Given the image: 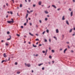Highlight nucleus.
Instances as JSON below:
<instances>
[{
	"label": "nucleus",
	"mask_w": 75,
	"mask_h": 75,
	"mask_svg": "<svg viewBox=\"0 0 75 75\" xmlns=\"http://www.w3.org/2000/svg\"><path fill=\"white\" fill-rule=\"evenodd\" d=\"M52 52L53 53L55 52V51H54V50H52Z\"/></svg>",
	"instance_id": "obj_24"
},
{
	"label": "nucleus",
	"mask_w": 75,
	"mask_h": 75,
	"mask_svg": "<svg viewBox=\"0 0 75 75\" xmlns=\"http://www.w3.org/2000/svg\"><path fill=\"white\" fill-rule=\"evenodd\" d=\"M17 73L18 74H20V71H18V72H17Z\"/></svg>",
	"instance_id": "obj_20"
},
{
	"label": "nucleus",
	"mask_w": 75,
	"mask_h": 75,
	"mask_svg": "<svg viewBox=\"0 0 75 75\" xmlns=\"http://www.w3.org/2000/svg\"><path fill=\"white\" fill-rule=\"evenodd\" d=\"M11 20L12 21H12V23H14V20H13V19L11 18Z\"/></svg>",
	"instance_id": "obj_6"
},
{
	"label": "nucleus",
	"mask_w": 75,
	"mask_h": 75,
	"mask_svg": "<svg viewBox=\"0 0 75 75\" xmlns=\"http://www.w3.org/2000/svg\"><path fill=\"white\" fill-rule=\"evenodd\" d=\"M29 34L30 35H31V36H34V35L33 34H32L31 33H29Z\"/></svg>",
	"instance_id": "obj_14"
},
{
	"label": "nucleus",
	"mask_w": 75,
	"mask_h": 75,
	"mask_svg": "<svg viewBox=\"0 0 75 75\" xmlns=\"http://www.w3.org/2000/svg\"><path fill=\"white\" fill-rule=\"evenodd\" d=\"M48 20V18H45V21H47V20Z\"/></svg>",
	"instance_id": "obj_30"
},
{
	"label": "nucleus",
	"mask_w": 75,
	"mask_h": 75,
	"mask_svg": "<svg viewBox=\"0 0 75 75\" xmlns=\"http://www.w3.org/2000/svg\"><path fill=\"white\" fill-rule=\"evenodd\" d=\"M12 21H7V22L8 23H9V24H10V23H12Z\"/></svg>",
	"instance_id": "obj_1"
},
{
	"label": "nucleus",
	"mask_w": 75,
	"mask_h": 75,
	"mask_svg": "<svg viewBox=\"0 0 75 75\" xmlns=\"http://www.w3.org/2000/svg\"><path fill=\"white\" fill-rule=\"evenodd\" d=\"M69 10H70V11H71V8H69Z\"/></svg>",
	"instance_id": "obj_58"
},
{
	"label": "nucleus",
	"mask_w": 75,
	"mask_h": 75,
	"mask_svg": "<svg viewBox=\"0 0 75 75\" xmlns=\"http://www.w3.org/2000/svg\"><path fill=\"white\" fill-rule=\"evenodd\" d=\"M37 56H38V54H36V55H35V56H36V57H37Z\"/></svg>",
	"instance_id": "obj_55"
},
{
	"label": "nucleus",
	"mask_w": 75,
	"mask_h": 75,
	"mask_svg": "<svg viewBox=\"0 0 75 75\" xmlns=\"http://www.w3.org/2000/svg\"><path fill=\"white\" fill-rule=\"evenodd\" d=\"M28 13H27L26 14V15L25 16L26 18H27V17H28Z\"/></svg>",
	"instance_id": "obj_12"
},
{
	"label": "nucleus",
	"mask_w": 75,
	"mask_h": 75,
	"mask_svg": "<svg viewBox=\"0 0 75 75\" xmlns=\"http://www.w3.org/2000/svg\"><path fill=\"white\" fill-rule=\"evenodd\" d=\"M27 12L28 13H29V14H30V12H29V11H28V10L27 11Z\"/></svg>",
	"instance_id": "obj_21"
},
{
	"label": "nucleus",
	"mask_w": 75,
	"mask_h": 75,
	"mask_svg": "<svg viewBox=\"0 0 75 75\" xmlns=\"http://www.w3.org/2000/svg\"><path fill=\"white\" fill-rule=\"evenodd\" d=\"M10 13L11 14H13V12H11V11L10 12Z\"/></svg>",
	"instance_id": "obj_36"
},
{
	"label": "nucleus",
	"mask_w": 75,
	"mask_h": 75,
	"mask_svg": "<svg viewBox=\"0 0 75 75\" xmlns=\"http://www.w3.org/2000/svg\"><path fill=\"white\" fill-rule=\"evenodd\" d=\"M67 47L68 48H70V47H69V45H68Z\"/></svg>",
	"instance_id": "obj_41"
},
{
	"label": "nucleus",
	"mask_w": 75,
	"mask_h": 75,
	"mask_svg": "<svg viewBox=\"0 0 75 75\" xmlns=\"http://www.w3.org/2000/svg\"><path fill=\"white\" fill-rule=\"evenodd\" d=\"M6 5L7 6H8V3H6Z\"/></svg>",
	"instance_id": "obj_37"
},
{
	"label": "nucleus",
	"mask_w": 75,
	"mask_h": 75,
	"mask_svg": "<svg viewBox=\"0 0 75 75\" xmlns=\"http://www.w3.org/2000/svg\"><path fill=\"white\" fill-rule=\"evenodd\" d=\"M49 58L51 59V58H52V56H49Z\"/></svg>",
	"instance_id": "obj_22"
},
{
	"label": "nucleus",
	"mask_w": 75,
	"mask_h": 75,
	"mask_svg": "<svg viewBox=\"0 0 75 75\" xmlns=\"http://www.w3.org/2000/svg\"><path fill=\"white\" fill-rule=\"evenodd\" d=\"M56 33H59V31H58V29H57L56 30Z\"/></svg>",
	"instance_id": "obj_8"
},
{
	"label": "nucleus",
	"mask_w": 75,
	"mask_h": 75,
	"mask_svg": "<svg viewBox=\"0 0 75 75\" xmlns=\"http://www.w3.org/2000/svg\"><path fill=\"white\" fill-rule=\"evenodd\" d=\"M47 33H49V30L47 29L46 30Z\"/></svg>",
	"instance_id": "obj_26"
},
{
	"label": "nucleus",
	"mask_w": 75,
	"mask_h": 75,
	"mask_svg": "<svg viewBox=\"0 0 75 75\" xmlns=\"http://www.w3.org/2000/svg\"><path fill=\"white\" fill-rule=\"evenodd\" d=\"M8 15H7L6 16V18H8Z\"/></svg>",
	"instance_id": "obj_59"
},
{
	"label": "nucleus",
	"mask_w": 75,
	"mask_h": 75,
	"mask_svg": "<svg viewBox=\"0 0 75 75\" xmlns=\"http://www.w3.org/2000/svg\"><path fill=\"white\" fill-rule=\"evenodd\" d=\"M39 21H40V23H41V21L40 20Z\"/></svg>",
	"instance_id": "obj_64"
},
{
	"label": "nucleus",
	"mask_w": 75,
	"mask_h": 75,
	"mask_svg": "<svg viewBox=\"0 0 75 75\" xmlns=\"http://www.w3.org/2000/svg\"><path fill=\"white\" fill-rule=\"evenodd\" d=\"M67 50V48H66L64 50V53H65V52Z\"/></svg>",
	"instance_id": "obj_9"
},
{
	"label": "nucleus",
	"mask_w": 75,
	"mask_h": 75,
	"mask_svg": "<svg viewBox=\"0 0 75 75\" xmlns=\"http://www.w3.org/2000/svg\"><path fill=\"white\" fill-rule=\"evenodd\" d=\"M60 9H60V8H58V9H57V10H58V11H59V10H60Z\"/></svg>",
	"instance_id": "obj_47"
},
{
	"label": "nucleus",
	"mask_w": 75,
	"mask_h": 75,
	"mask_svg": "<svg viewBox=\"0 0 75 75\" xmlns=\"http://www.w3.org/2000/svg\"><path fill=\"white\" fill-rule=\"evenodd\" d=\"M27 22L26 23H28V19H26Z\"/></svg>",
	"instance_id": "obj_43"
},
{
	"label": "nucleus",
	"mask_w": 75,
	"mask_h": 75,
	"mask_svg": "<svg viewBox=\"0 0 75 75\" xmlns=\"http://www.w3.org/2000/svg\"><path fill=\"white\" fill-rule=\"evenodd\" d=\"M66 23L67 24L69 25V22H68V21H66Z\"/></svg>",
	"instance_id": "obj_13"
},
{
	"label": "nucleus",
	"mask_w": 75,
	"mask_h": 75,
	"mask_svg": "<svg viewBox=\"0 0 75 75\" xmlns=\"http://www.w3.org/2000/svg\"><path fill=\"white\" fill-rule=\"evenodd\" d=\"M24 37H25V38H27V36H26V35H24Z\"/></svg>",
	"instance_id": "obj_52"
},
{
	"label": "nucleus",
	"mask_w": 75,
	"mask_h": 75,
	"mask_svg": "<svg viewBox=\"0 0 75 75\" xmlns=\"http://www.w3.org/2000/svg\"><path fill=\"white\" fill-rule=\"evenodd\" d=\"M73 16V12L72 11L71 12V17H72Z\"/></svg>",
	"instance_id": "obj_7"
},
{
	"label": "nucleus",
	"mask_w": 75,
	"mask_h": 75,
	"mask_svg": "<svg viewBox=\"0 0 75 75\" xmlns=\"http://www.w3.org/2000/svg\"><path fill=\"white\" fill-rule=\"evenodd\" d=\"M36 35H37V36H38V34H36Z\"/></svg>",
	"instance_id": "obj_57"
},
{
	"label": "nucleus",
	"mask_w": 75,
	"mask_h": 75,
	"mask_svg": "<svg viewBox=\"0 0 75 75\" xmlns=\"http://www.w3.org/2000/svg\"><path fill=\"white\" fill-rule=\"evenodd\" d=\"M64 35H62V38H64Z\"/></svg>",
	"instance_id": "obj_45"
},
{
	"label": "nucleus",
	"mask_w": 75,
	"mask_h": 75,
	"mask_svg": "<svg viewBox=\"0 0 75 75\" xmlns=\"http://www.w3.org/2000/svg\"><path fill=\"white\" fill-rule=\"evenodd\" d=\"M47 51H48V50H46V52H46L47 53Z\"/></svg>",
	"instance_id": "obj_51"
},
{
	"label": "nucleus",
	"mask_w": 75,
	"mask_h": 75,
	"mask_svg": "<svg viewBox=\"0 0 75 75\" xmlns=\"http://www.w3.org/2000/svg\"><path fill=\"white\" fill-rule=\"evenodd\" d=\"M45 31H44V32H43V33H42V34L43 35H44V34H45Z\"/></svg>",
	"instance_id": "obj_23"
},
{
	"label": "nucleus",
	"mask_w": 75,
	"mask_h": 75,
	"mask_svg": "<svg viewBox=\"0 0 75 75\" xmlns=\"http://www.w3.org/2000/svg\"><path fill=\"white\" fill-rule=\"evenodd\" d=\"M38 42L36 43V44L37 45H38Z\"/></svg>",
	"instance_id": "obj_61"
},
{
	"label": "nucleus",
	"mask_w": 75,
	"mask_h": 75,
	"mask_svg": "<svg viewBox=\"0 0 75 75\" xmlns=\"http://www.w3.org/2000/svg\"><path fill=\"white\" fill-rule=\"evenodd\" d=\"M42 52H43V53H45V51H42Z\"/></svg>",
	"instance_id": "obj_42"
},
{
	"label": "nucleus",
	"mask_w": 75,
	"mask_h": 75,
	"mask_svg": "<svg viewBox=\"0 0 75 75\" xmlns=\"http://www.w3.org/2000/svg\"><path fill=\"white\" fill-rule=\"evenodd\" d=\"M52 7H54L55 8H57V7H56V6L54 5H52Z\"/></svg>",
	"instance_id": "obj_10"
},
{
	"label": "nucleus",
	"mask_w": 75,
	"mask_h": 75,
	"mask_svg": "<svg viewBox=\"0 0 75 75\" xmlns=\"http://www.w3.org/2000/svg\"><path fill=\"white\" fill-rule=\"evenodd\" d=\"M30 25H32V23H30Z\"/></svg>",
	"instance_id": "obj_50"
},
{
	"label": "nucleus",
	"mask_w": 75,
	"mask_h": 75,
	"mask_svg": "<svg viewBox=\"0 0 75 75\" xmlns=\"http://www.w3.org/2000/svg\"><path fill=\"white\" fill-rule=\"evenodd\" d=\"M33 46L34 47H37V45H34V44H33Z\"/></svg>",
	"instance_id": "obj_18"
},
{
	"label": "nucleus",
	"mask_w": 75,
	"mask_h": 75,
	"mask_svg": "<svg viewBox=\"0 0 75 75\" xmlns=\"http://www.w3.org/2000/svg\"><path fill=\"white\" fill-rule=\"evenodd\" d=\"M7 34H10V32H7Z\"/></svg>",
	"instance_id": "obj_35"
},
{
	"label": "nucleus",
	"mask_w": 75,
	"mask_h": 75,
	"mask_svg": "<svg viewBox=\"0 0 75 75\" xmlns=\"http://www.w3.org/2000/svg\"><path fill=\"white\" fill-rule=\"evenodd\" d=\"M27 25V23H25L24 24V25Z\"/></svg>",
	"instance_id": "obj_40"
},
{
	"label": "nucleus",
	"mask_w": 75,
	"mask_h": 75,
	"mask_svg": "<svg viewBox=\"0 0 75 75\" xmlns=\"http://www.w3.org/2000/svg\"><path fill=\"white\" fill-rule=\"evenodd\" d=\"M53 38H55V39L56 40H57V37L54 36Z\"/></svg>",
	"instance_id": "obj_15"
},
{
	"label": "nucleus",
	"mask_w": 75,
	"mask_h": 75,
	"mask_svg": "<svg viewBox=\"0 0 75 75\" xmlns=\"http://www.w3.org/2000/svg\"><path fill=\"white\" fill-rule=\"evenodd\" d=\"M44 69H45L44 67H42V70H44Z\"/></svg>",
	"instance_id": "obj_38"
},
{
	"label": "nucleus",
	"mask_w": 75,
	"mask_h": 75,
	"mask_svg": "<svg viewBox=\"0 0 75 75\" xmlns=\"http://www.w3.org/2000/svg\"><path fill=\"white\" fill-rule=\"evenodd\" d=\"M33 6L34 7H35V4L33 5Z\"/></svg>",
	"instance_id": "obj_33"
},
{
	"label": "nucleus",
	"mask_w": 75,
	"mask_h": 75,
	"mask_svg": "<svg viewBox=\"0 0 75 75\" xmlns=\"http://www.w3.org/2000/svg\"><path fill=\"white\" fill-rule=\"evenodd\" d=\"M36 27L37 28H38V25H36Z\"/></svg>",
	"instance_id": "obj_32"
},
{
	"label": "nucleus",
	"mask_w": 75,
	"mask_h": 75,
	"mask_svg": "<svg viewBox=\"0 0 75 75\" xmlns=\"http://www.w3.org/2000/svg\"><path fill=\"white\" fill-rule=\"evenodd\" d=\"M28 44H31V42H28Z\"/></svg>",
	"instance_id": "obj_56"
},
{
	"label": "nucleus",
	"mask_w": 75,
	"mask_h": 75,
	"mask_svg": "<svg viewBox=\"0 0 75 75\" xmlns=\"http://www.w3.org/2000/svg\"><path fill=\"white\" fill-rule=\"evenodd\" d=\"M9 37H10V38H9L8 39H7V40L8 41V40H10V39H11V35H9Z\"/></svg>",
	"instance_id": "obj_2"
},
{
	"label": "nucleus",
	"mask_w": 75,
	"mask_h": 75,
	"mask_svg": "<svg viewBox=\"0 0 75 75\" xmlns=\"http://www.w3.org/2000/svg\"><path fill=\"white\" fill-rule=\"evenodd\" d=\"M39 46H42V45L41 44H40L39 45Z\"/></svg>",
	"instance_id": "obj_44"
},
{
	"label": "nucleus",
	"mask_w": 75,
	"mask_h": 75,
	"mask_svg": "<svg viewBox=\"0 0 75 75\" xmlns=\"http://www.w3.org/2000/svg\"><path fill=\"white\" fill-rule=\"evenodd\" d=\"M43 63H42L41 64H38V66H41V65H43Z\"/></svg>",
	"instance_id": "obj_17"
},
{
	"label": "nucleus",
	"mask_w": 75,
	"mask_h": 75,
	"mask_svg": "<svg viewBox=\"0 0 75 75\" xmlns=\"http://www.w3.org/2000/svg\"><path fill=\"white\" fill-rule=\"evenodd\" d=\"M22 4H21L20 5V7H22Z\"/></svg>",
	"instance_id": "obj_28"
},
{
	"label": "nucleus",
	"mask_w": 75,
	"mask_h": 75,
	"mask_svg": "<svg viewBox=\"0 0 75 75\" xmlns=\"http://www.w3.org/2000/svg\"><path fill=\"white\" fill-rule=\"evenodd\" d=\"M6 46H7L8 45V44L6 43Z\"/></svg>",
	"instance_id": "obj_39"
},
{
	"label": "nucleus",
	"mask_w": 75,
	"mask_h": 75,
	"mask_svg": "<svg viewBox=\"0 0 75 75\" xmlns=\"http://www.w3.org/2000/svg\"><path fill=\"white\" fill-rule=\"evenodd\" d=\"M15 65H17V62H16L15 63Z\"/></svg>",
	"instance_id": "obj_60"
},
{
	"label": "nucleus",
	"mask_w": 75,
	"mask_h": 75,
	"mask_svg": "<svg viewBox=\"0 0 75 75\" xmlns=\"http://www.w3.org/2000/svg\"><path fill=\"white\" fill-rule=\"evenodd\" d=\"M17 36H18V37H20V35H18V34H17Z\"/></svg>",
	"instance_id": "obj_34"
},
{
	"label": "nucleus",
	"mask_w": 75,
	"mask_h": 75,
	"mask_svg": "<svg viewBox=\"0 0 75 75\" xmlns=\"http://www.w3.org/2000/svg\"><path fill=\"white\" fill-rule=\"evenodd\" d=\"M11 1H12L13 2V3H14V0H12Z\"/></svg>",
	"instance_id": "obj_31"
},
{
	"label": "nucleus",
	"mask_w": 75,
	"mask_h": 75,
	"mask_svg": "<svg viewBox=\"0 0 75 75\" xmlns=\"http://www.w3.org/2000/svg\"><path fill=\"white\" fill-rule=\"evenodd\" d=\"M1 42H4V40H2L1 41Z\"/></svg>",
	"instance_id": "obj_53"
},
{
	"label": "nucleus",
	"mask_w": 75,
	"mask_h": 75,
	"mask_svg": "<svg viewBox=\"0 0 75 75\" xmlns=\"http://www.w3.org/2000/svg\"><path fill=\"white\" fill-rule=\"evenodd\" d=\"M50 7V6H49L47 8H49Z\"/></svg>",
	"instance_id": "obj_49"
},
{
	"label": "nucleus",
	"mask_w": 75,
	"mask_h": 75,
	"mask_svg": "<svg viewBox=\"0 0 75 75\" xmlns=\"http://www.w3.org/2000/svg\"><path fill=\"white\" fill-rule=\"evenodd\" d=\"M10 59V57H8V61H9Z\"/></svg>",
	"instance_id": "obj_62"
},
{
	"label": "nucleus",
	"mask_w": 75,
	"mask_h": 75,
	"mask_svg": "<svg viewBox=\"0 0 75 75\" xmlns=\"http://www.w3.org/2000/svg\"><path fill=\"white\" fill-rule=\"evenodd\" d=\"M45 42H47V40L45 39Z\"/></svg>",
	"instance_id": "obj_25"
},
{
	"label": "nucleus",
	"mask_w": 75,
	"mask_h": 75,
	"mask_svg": "<svg viewBox=\"0 0 75 75\" xmlns=\"http://www.w3.org/2000/svg\"><path fill=\"white\" fill-rule=\"evenodd\" d=\"M67 44H69V42H67Z\"/></svg>",
	"instance_id": "obj_54"
},
{
	"label": "nucleus",
	"mask_w": 75,
	"mask_h": 75,
	"mask_svg": "<svg viewBox=\"0 0 75 75\" xmlns=\"http://www.w3.org/2000/svg\"><path fill=\"white\" fill-rule=\"evenodd\" d=\"M62 20H65V16H63Z\"/></svg>",
	"instance_id": "obj_5"
},
{
	"label": "nucleus",
	"mask_w": 75,
	"mask_h": 75,
	"mask_svg": "<svg viewBox=\"0 0 75 75\" xmlns=\"http://www.w3.org/2000/svg\"><path fill=\"white\" fill-rule=\"evenodd\" d=\"M24 28V27H23V26H21V28Z\"/></svg>",
	"instance_id": "obj_46"
},
{
	"label": "nucleus",
	"mask_w": 75,
	"mask_h": 75,
	"mask_svg": "<svg viewBox=\"0 0 75 75\" xmlns=\"http://www.w3.org/2000/svg\"><path fill=\"white\" fill-rule=\"evenodd\" d=\"M4 61H5V60H2L1 62V63H3V62H4Z\"/></svg>",
	"instance_id": "obj_27"
},
{
	"label": "nucleus",
	"mask_w": 75,
	"mask_h": 75,
	"mask_svg": "<svg viewBox=\"0 0 75 75\" xmlns=\"http://www.w3.org/2000/svg\"><path fill=\"white\" fill-rule=\"evenodd\" d=\"M37 13L35 14V16L36 17L37 16Z\"/></svg>",
	"instance_id": "obj_48"
},
{
	"label": "nucleus",
	"mask_w": 75,
	"mask_h": 75,
	"mask_svg": "<svg viewBox=\"0 0 75 75\" xmlns=\"http://www.w3.org/2000/svg\"><path fill=\"white\" fill-rule=\"evenodd\" d=\"M39 5H41V1H40L38 3Z\"/></svg>",
	"instance_id": "obj_11"
},
{
	"label": "nucleus",
	"mask_w": 75,
	"mask_h": 75,
	"mask_svg": "<svg viewBox=\"0 0 75 75\" xmlns=\"http://www.w3.org/2000/svg\"><path fill=\"white\" fill-rule=\"evenodd\" d=\"M45 13H46V14L48 13V11H45Z\"/></svg>",
	"instance_id": "obj_19"
},
{
	"label": "nucleus",
	"mask_w": 75,
	"mask_h": 75,
	"mask_svg": "<svg viewBox=\"0 0 75 75\" xmlns=\"http://www.w3.org/2000/svg\"><path fill=\"white\" fill-rule=\"evenodd\" d=\"M72 31V29H70V30L69 31V33H71Z\"/></svg>",
	"instance_id": "obj_16"
},
{
	"label": "nucleus",
	"mask_w": 75,
	"mask_h": 75,
	"mask_svg": "<svg viewBox=\"0 0 75 75\" xmlns=\"http://www.w3.org/2000/svg\"><path fill=\"white\" fill-rule=\"evenodd\" d=\"M36 41H39V39H36V40H35Z\"/></svg>",
	"instance_id": "obj_29"
},
{
	"label": "nucleus",
	"mask_w": 75,
	"mask_h": 75,
	"mask_svg": "<svg viewBox=\"0 0 75 75\" xmlns=\"http://www.w3.org/2000/svg\"><path fill=\"white\" fill-rule=\"evenodd\" d=\"M4 57H5V58H6L7 57V55L6 54V53H4Z\"/></svg>",
	"instance_id": "obj_3"
},
{
	"label": "nucleus",
	"mask_w": 75,
	"mask_h": 75,
	"mask_svg": "<svg viewBox=\"0 0 75 75\" xmlns=\"http://www.w3.org/2000/svg\"><path fill=\"white\" fill-rule=\"evenodd\" d=\"M27 66L28 67H31V65L30 64H27Z\"/></svg>",
	"instance_id": "obj_4"
},
{
	"label": "nucleus",
	"mask_w": 75,
	"mask_h": 75,
	"mask_svg": "<svg viewBox=\"0 0 75 75\" xmlns=\"http://www.w3.org/2000/svg\"><path fill=\"white\" fill-rule=\"evenodd\" d=\"M29 2H31V0H28Z\"/></svg>",
	"instance_id": "obj_63"
}]
</instances>
